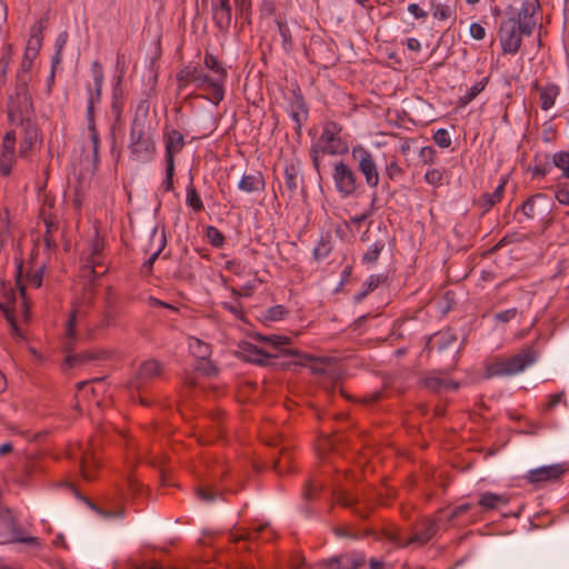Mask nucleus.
I'll use <instances>...</instances> for the list:
<instances>
[{"mask_svg": "<svg viewBox=\"0 0 569 569\" xmlns=\"http://www.w3.org/2000/svg\"><path fill=\"white\" fill-rule=\"evenodd\" d=\"M540 11L539 0H523L517 11L509 8L507 17L500 21L498 28V38L503 54L513 56L520 50L522 38L533 33Z\"/></svg>", "mask_w": 569, "mask_h": 569, "instance_id": "obj_1", "label": "nucleus"}, {"mask_svg": "<svg viewBox=\"0 0 569 569\" xmlns=\"http://www.w3.org/2000/svg\"><path fill=\"white\" fill-rule=\"evenodd\" d=\"M538 360V351L528 346L509 358H497L486 366L485 378L511 377L523 372Z\"/></svg>", "mask_w": 569, "mask_h": 569, "instance_id": "obj_2", "label": "nucleus"}, {"mask_svg": "<svg viewBox=\"0 0 569 569\" xmlns=\"http://www.w3.org/2000/svg\"><path fill=\"white\" fill-rule=\"evenodd\" d=\"M18 542L41 547L40 539L27 535L9 508H0V545Z\"/></svg>", "mask_w": 569, "mask_h": 569, "instance_id": "obj_3", "label": "nucleus"}, {"mask_svg": "<svg viewBox=\"0 0 569 569\" xmlns=\"http://www.w3.org/2000/svg\"><path fill=\"white\" fill-rule=\"evenodd\" d=\"M33 102L29 92L27 79L19 76L16 84V94L9 97L8 117L11 124L22 121L24 117L33 116Z\"/></svg>", "mask_w": 569, "mask_h": 569, "instance_id": "obj_4", "label": "nucleus"}, {"mask_svg": "<svg viewBox=\"0 0 569 569\" xmlns=\"http://www.w3.org/2000/svg\"><path fill=\"white\" fill-rule=\"evenodd\" d=\"M122 316L120 300L114 289L108 286L103 296V310L100 320L97 323V329L107 330L118 325V319Z\"/></svg>", "mask_w": 569, "mask_h": 569, "instance_id": "obj_5", "label": "nucleus"}, {"mask_svg": "<svg viewBox=\"0 0 569 569\" xmlns=\"http://www.w3.org/2000/svg\"><path fill=\"white\" fill-rule=\"evenodd\" d=\"M162 372V365L156 359H149L139 366L137 372L128 381L127 387L130 390L140 391L150 381L160 377Z\"/></svg>", "mask_w": 569, "mask_h": 569, "instance_id": "obj_6", "label": "nucleus"}, {"mask_svg": "<svg viewBox=\"0 0 569 569\" xmlns=\"http://www.w3.org/2000/svg\"><path fill=\"white\" fill-rule=\"evenodd\" d=\"M567 471L568 467L565 463H555L529 470L525 479L528 483L540 487L548 482L559 481Z\"/></svg>", "mask_w": 569, "mask_h": 569, "instance_id": "obj_7", "label": "nucleus"}, {"mask_svg": "<svg viewBox=\"0 0 569 569\" xmlns=\"http://www.w3.org/2000/svg\"><path fill=\"white\" fill-rule=\"evenodd\" d=\"M352 158L358 162V169L365 176L366 183L376 188L379 183V173L372 156L361 146L352 149Z\"/></svg>", "mask_w": 569, "mask_h": 569, "instance_id": "obj_8", "label": "nucleus"}, {"mask_svg": "<svg viewBox=\"0 0 569 569\" xmlns=\"http://www.w3.org/2000/svg\"><path fill=\"white\" fill-rule=\"evenodd\" d=\"M332 178L336 189L343 197H349L356 192L357 177L343 161L335 163Z\"/></svg>", "mask_w": 569, "mask_h": 569, "instance_id": "obj_9", "label": "nucleus"}, {"mask_svg": "<svg viewBox=\"0 0 569 569\" xmlns=\"http://www.w3.org/2000/svg\"><path fill=\"white\" fill-rule=\"evenodd\" d=\"M552 200L545 193H536L527 198L520 206V211L533 219L537 214H549L552 209Z\"/></svg>", "mask_w": 569, "mask_h": 569, "instance_id": "obj_10", "label": "nucleus"}, {"mask_svg": "<svg viewBox=\"0 0 569 569\" xmlns=\"http://www.w3.org/2000/svg\"><path fill=\"white\" fill-rule=\"evenodd\" d=\"M366 562L362 553L351 551L339 556L323 559L320 565L326 569H358Z\"/></svg>", "mask_w": 569, "mask_h": 569, "instance_id": "obj_11", "label": "nucleus"}, {"mask_svg": "<svg viewBox=\"0 0 569 569\" xmlns=\"http://www.w3.org/2000/svg\"><path fill=\"white\" fill-rule=\"evenodd\" d=\"M196 87L200 90L208 92V99L213 104H219L224 98V86L216 80L213 77L206 74L202 69L197 73Z\"/></svg>", "mask_w": 569, "mask_h": 569, "instance_id": "obj_12", "label": "nucleus"}, {"mask_svg": "<svg viewBox=\"0 0 569 569\" xmlns=\"http://www.w3.org/2000/svg\"><path fill=\"white\" fill-rule=\"evenodd\" d=\"M289 113L293 122L297 139H300V130L302 122L308 118V106L302 96L300 88L292 90V100L289 104Z\"/></svg>", "mask_w": 569, "mask_h": 569, "instance_id": "obj_13", "label": "nucleus"}, {"mask_svg": "<svg viewBox=\"0 0 569 569\" xmlns=\"http://www.w3.org/2000/svg\"><path fill=\"white\" fill-rule=\"evenodd\" d=\"M438 530V525L433 520L425 521L419 529L405 542H400L396 536H389V539L398 546L406 547L412 543L423 546L429 542Z\"/></svg>", "mask_w": 569, "mask_h": 569, "instance_id": "obj_14", "label": "nucleus"}, {"mask_svg": "<svg viewBox=\"0 0 569 569\" xmlns=\"http://www.w3.org/2000/svg\"><path fill=\"white\" fill-rule=\"evenodd\" d=\"M240 355L246 361L260 366L278 367V363L271 361V359L278 358L277 355H270L250 342H244L240 346Z\"/></svg>", "mask_w": 569, "mask_h": 569, "instance_id": "obj_15", "label": "nucleus"}, {"mask_svg": "<svg viewBox=\"0 0 569 569\" xmlns=\"http://www.w3.org/2000/svg\"><path fill=\"white\" fill-rule=\"evenodd\" d=\"M211 9L214 26L219 31L227 32L232 22V8L230 0L213 1Z\"/></svg>", "mask_w": 569, "mask_h": 569, "instance_id": "obj_16", "label": "nucleus"}, {"mask_svg": "<svg viewBox=\"0 0 569 569\" xmlns=\"http://www.w3.org/2000/svg\"><path fill=\"white\" fill-rule=\"evenodd\" d=\"M348 152L347 144H312L310 157L317 172H320L321 163L327 156L342 154Z\"/></svg>", "mask_w": 569, "mask_h": 569, "instance_id": "obj_17", "label": "nucleus"}, {"mask_svg": "<svg viewBox=\"0 0 569 569\" xmlns=\"http://www.w3.org/2000/svg\"><path fill=\"white\" fill-rule=\"evenodd\" d=\"M531 89L539 92V104L540 108L545 111L553 107L555 101L560 93V88L557 84L549 83L542 87L539 84L538 80L533 81Z\"/></svg>", "mask_w": 569, "mask_h": 569, "instance_id": "obj_18", "label": "nucleus"}, {"mask_svg": "<svg viewBox=\"0 0 569 569\" xmlns=\"http://www.w3.org/2000/svg\"><path fill=\"white\" fill-rule=\"evenodd\" d=\"M80 164L87 172L94 173L99 167V144H82Z\"/></svg>", "mask_w": 569, "mask_h": 569, "instance_id": "obj_19", "label": "nucleus"}, {"mask_svg": "<svg viewBox=\"0 0 569 569\" xmlns=\"http://www.w3.org/2000/svg\"><path fill=\"white\" fill-rule=\"evenodd\" d=\"M184 144H166V179L163 187L166 191L173 189L174 154L180 152Z\"/></svg>", "mask_w": 569, "mask_h": 569, "instance_id": "obj_20", "label": "nucleus"}, {"mask_svg": "<svg viewBox=\"0 0 569 569\" xmlns=\"http://www.w3.org/2000/svg\"><path fill=\"white\" fill-rule=\"evenodd\" d=\"M111 357V352L108 350H88L77 355H71L66 358V362L69 367L77 365H83L94 360H106Z\"/></svg>", "mask_w": 569, "mask_h": 569, "instance_id": "obj_21", "label": "nucleus"}, {"mask_svg": "<svg viewBox=\"0 0 569 569\" xmlns=\"http://www.w3.org/2000/svg\"><path fill=\"white\" fill-rule=\"evenodd\" d=\"M456 341L457 336L450 329L440 331L429 337L426 345V350L430 352L436 348L438 351H441L443 349H447L448 347L453 346Z\"/></svg>", "mask_w": 569, "mask_h": 569, "instance_id": "obj_22", "label": "nucleus"}, {"mask_svg": "<svg viewBox=\"0 0 569 569\" xmlns=\"http://www.w3.org/2000/svg\"><path fill=\"white\" fill-rule=\"evenodd\" d=\"M91 72L93 77V88H89L88 101L99 103L101 101L102 86H103V69L99 61H93L91 64Z\"/></svg>", "mask_w": 569, "mask_h": 569, "instance_id": "obj_23", "label": "nucleus"}, {"mask_svg": "<svg viewBox=\"0 0 569 569\" xmlns=\"http://www.w3.org/2000/svg\"><path fill=\"white\" fill-rule=\"evenodd\" d=\"M166 142H184L186 138H190V142L194 140H199L206 137L204 133H200L194 128L189 129H180V128H166Z\"/></svg>", "mask_w": 569, "mask_h": 569, "instance_id": "obj_24", "label": "nucleus"}, {"mask_svg": "<svg viewBox=\"0 0 569 569\" xmlns=\"http://www.w3.org/2000/svg\"><path fill=\"white\" fill-rule=\"evenodd\" d=\"M347 139L343 127L335 121L323 124L320 142H343Z\"/></svg>", "mask_w": 569, "mask_h": 569, "instance_id": "obj_25", "label": "nucleus"}, {"mask_svg": "<svg viewBox=\"0 0 569 569\" xmlns=\"http://www.w3.org/2000/svg\"><path fill=\"white\" fill-rule=\"evenodd\" d=\"M551 170L550 156L546 152H537L532 159V162L528 167V171L533 178L546 177Z\"/></svg>", "mask_w": 569, "mask_h": 569, "instance_id": "obj_26", "label": "nucleus"}, {"mask_svg": "<svg viewBox=\"0 0 569 569\" xmlns=\"http://www.w3.org/2000/svg\"><path fill=\"white\" fill-rule=\"evenodd\" d=\"M16 163V144H1L0 147V173L10 176Z\"/></svg>", "mask_w": 569, "mask_h": 569, "instance_id": "obj_27", "label": "nucleus"}, {"mask_svg": "<svg viewBox=\"0 0 569 569\" xmlns=\"http://www.w3.org/2000/svg\"><path fill=\"white\" fill-rule=\"evenodd\" d=\"M509 503V498L506 495H499L495 492H483L480 495L478 505L483 508V510H496L500 506H506Z\"/></svg>", "mask_w": 569, "mask_h": 569, "instance_id": "obj_28", "label": "nucleus"}, {"mask_svg": "<svg viewBox=\"0 0 569 569\" xmlns=\"http://www.w3.org/2000/svg\"><path fill=\"white\" fill-rule=\"evenodd\" d=\"M239 189L244 192H259L264 189V179L260 172L254 174H244L240 182Z\"/></svg>", "mask_w": 569, "mask_h": 569, "instance_id": "obj_29", "label": "nucleus"}, {"mask_svg": "<svg viewBox=\"0 0 569 569\" xmlns=\"http://www.w3.org/2000/svg\"><path fill=\"white\" fill-rule=\"evenodd\" d=\"M506 182V179H501L493 192H486L480 197L479 204L485 211L490 210L496 203L501 201Z\"/></svg>", "mask_w": 569, "mask_h": 569, "instance_id": "obj_30", "label": "nucleus"}, {"mask_svg": "<svg viewBox=\"0 0 569 569\" xmlns=\"http://www.w3.org/2000/svg\"><path fill=\"white\" fill-rule=\"evenodd\" d=\"M23 132V142H38L41 141L38 127L33 120V116L24 117L22 121H16Z\"/></svg>", "mask_w": 569, "mask_h": 569, "instance_id": "obj_31", "label": "nucleus"}, {"mask_svg": "<svg viewBox=\"0 0 569 569\" xmlns=\"http://www.w3.org/2000/svg\"><path fill=\"white\" fill-rule=\"evenodd\" d=\"M203 62L204 66L214 73L213 78L224 86L228 73L218 58L210 52H206Z\"/></svg>", "mask_w": 569, "mask_h": 569, "instance_id": "obj_32", "label": "nucleus"}, {"mask_svg": "<svg viewBox=\"0 0 569 569\" xmlns=\"http://www.w3.org/2000/svg\"><path fill=\"white\" fill-rule=\"evenodd\" d=\"M199 66H186L177 73V82L179 91H182L190 83H194L197 80V73L199 72Z\"/></svg>", "mask_w": 569, "mask_h": 569, "instance_id": "obj_33", "label": "nucleus"}, {"mask_svg": "<svg viewBox=\"0 0 569 569\" xmlns=\"http://www.w3.org/2000/svg\"><path fill=\"white\" fill-rule=\"evenodd\" d=\"M298 174L299 170L296 164L289 163L284 167V186L290 199L296 196L298 190Z\"/></svg>", "mask_w": 569, "mask_h": 569, "instance_id": "obj_34", "label": "nucleus"}, {"mask_svg": "<svg viewBox=\"0 0 569 569\" xmlns=\"http://www.w3.org/2000/svg\"><path fill=\"white\" fill-rule=\"evenodd\" d=\"M388 277L383 273L372 274L369 279L363 283V290L359 291L355 299L357 301L363 300L370 292L377 289L380 284L387 281Z\"/></svg>", "mask_w": 569, "mask_h": 569, "instance_id": "obj_35", "label": "nucleus"}, {"mask_svg": "<svg viewBox=\"0 0 569 569\" xmlns=\"http://www.w3.org/2000/svg\"><path fill=\"white\" fill-rule=\"evenodd\" d=\"M276 24L278 27L280 37L282 39V49L284 52L290 53L293 49L292 33L286 20L280 16L276 18Z\"/></svg>", "mask_w": 569, "mask_h": 569, "instance_id": "obj_36", "label": "nucleus"}, {"mask_svg": "<svg viewBox=\"0 0 569 569\" xmlns=\"http://www.w3.org/2000/svg\"><path fill=\"white\" fill-rule=\"evenodd\" d=\"M489 82V77L482 78L480 81L475 83L466 94L461 96L458 100V104L460 107H466L469 104L478 94H480Z\"/></svg>", "mask_w": 569, "mask_h": 569, "instance_id": "obj_37", "label": "nucleus"}, {"mask_svg": "<svg viewBox=\"0 0 569 569\" xmlns=\"http://www.w3.org/2000/svg\"><path fill=\"white\" fill-rule=\"evenodd\" d=\"M189 349L198 360L210 358L211 346L198 338H190Z\"/></svg>", "mask_w": 569, "mask_h": 569, "instance_id": "obj_38", "label": "nucleus"}, {"mask_svg": "<svg viewBox=\"0 0 569 569\" xmlns=\"http://www.w3.org/2000/svg\"><path fill=\"white\" fill-rule=\"evenodd\" d=\"M48 18L40 19L37 23H34L31 28V37L28 41L29 46H33V56H37L38 49L41 46L42 37L41 34L42 30L47 28Z\"/></svg>", "mask_w": 569, "mask_h": 569, "instance_id": "obj_39", "label": "nucleus"}, {"mask_svg": "<svg viewBox=\"0 0 569 569\" xmlns=\"http://www.w3.org/2000/svg\"><path fill=\"white\" fill-rule=\"evenodd\" d=\"M44 224H46V232H44V238H43L44 246L49 251H53L58 247L53 234L59 230V224L49 218L44 219Z\"/></svg>", "mask_w": 569, "mask_h": 569, "instance_id": "obj_40", "label": "nucleus"}, {"mask_svg": "<svg viewBox=\"0 0 569 569\" xmlns=\"http://www.w3.org/2000/svg\"><path fill=\"white\" fill-rule=\"evenodd\" d=\"M291 453L287 448H282L280 456L273 461V469L277 473L283 475L291 470Z\"/></svg>", "mask_w": 569, "mask_h": 569, "instance_id": "obj_41", "label": "nucleus"}, {"mask_svg": "<svg viewBox=\"0 0 569 569\" xmlns=\"http://www.w3.org/2000/svg\"><path fill=\"white\" fill-rule=\"evenodd\" d=\"M88 266L90 267L91 279L90 281H94L98 278L102 277L107 272V268L103 262V254L101 256H90L88 259Z\"/></svg>", "mask_w": 569, "mask_h": 569, "instance_id": "obj_42", "label": "nucleus"}, {"mask_svg": "<svg viewBox=\"0 0 569 569\" xmlns=\"http://www.w3.org/2000/svg\"><path fill=\"white\" fill-rule=\"evenodd\" d=\"M97 462L92 455L82 453L80 458V470L83 479L90 481L93 479L92 470L96 468Z\"/></svg>", "mask_w": 569, "mask_h": 569, "instance_id": "obj_43", "label": "nucleus"}, {"mask_svg": "<svg viewBox=\"0 0 569 569\" xmlns=\"http://www.w3.org/2000/svg\"><path fill=\"white\" fill-rule=\"evenodd\" d=\"M86 116L88 121L89 138L91 142H99V134L97 132L94 122V103H92V100L87 102Z\"/></svg>", "mask_w": 569, "mask_h": 569, "instance_id": "obj_44", "label": "nucleus"}, {"mask_svg": "<svg viewBox=\"0 0 569 569\" xmlns=\"http://www.w3.org/2000/svg\"><path fill=\"white\" fill-rule=\"evenodd\" d=\"M552 163L561 170L562 177L569 179V152L559 151L552 156Z\"/></svg>", "mask_w": 569, "mask_h": 569, "instance_id": "obj_45", "label": "nucleus"}, {"mask_svg": "<svg viewBox=\"0 0 569 569\" xmlns=\"http://www.w3.org/2000/svg\"><path fill=\"white\" fill-rule=\"evenodd\" d=\"M186 202L194 212H200L204 209L203 202L192 184L187 189Z\"/></svg>", "mask_w": 569, "mask_h": 569, "instance_id": "obj_46", "label": "nucleus"}, {"mask_svg": "<svg viewBox=\"0 0 569 569\" xmlns=\"http://www.w3.org/2000/svg\"><path fill=\"white\" fill-rule=\"evenodd\" d=\"M150 139L148 132L144 129V124L134 119L131 126V141L132 142H148Z\"/></svg>", "mask_w": 569, "mask_h": 569, "instance_id": "obj_47", "label": "nucleus"}, {"mask_svg": "<svg viewBox=\"0 0 569 569\" xmlns=\"http://www.w3.org/2000/svg\"><path fill=\"white\" fill-rule=\"evenodd\" d=\"M166 243H167L166 236L162 232L160 238H159V247H158V249L142 264V270L147 274H150L152 272L153 263L158 259V257L161 253V251L163 250V248L166 247Z\"/></svg>", "mask_w": 569, "mask_h": 569, "instance_id": "obj_48", "label": "nucleus"}, {"mask_svg": "<svg viewBox=\"0 0 569 569\" xmlns=\"http://www.w3.org/2000/svg\"><path fill=\"white\" fill-rule=\"evenodd\" d=\"M267 527V525H263L253 530H242L240 533H231V538L234 542L256 541L259 538V533L263 531Z\"/></svg>", "mask_w": 569, "mask_h": 569, "instance_id": "obj_49", "label": "nucleus"}, {"mask_svg": "<svg viewBox=\"0 0 569 569\" xmlns=\"http://www.w3.org/2000/svg\"><path fill=\"white\" fill-rule=\"evenodd\" d=\"M206 236L208 238L209 243L214 248H221L226 240L223 233L217 227L213 226L207 227Z\"/></svg>", "mask_w": 569, "mask_h": 569, "instance_id": "obj_50", "label": "nucleus"}, {"mask_svg": "<svg viewBox=\"0 0 569 569\" xmlns=\"http://www.w3.org/2000/svg\"><path fill=\"white\" fill-rule=\"evenodd\" d=\"M561 402L565 406H568L567 401L565 400V391H559L557 393L549 395L547 397L546 403H543L541 407V411L542 412L551 411Z\"/></svg>", "mask_w": 569, "mask_h": 569, "instance_id": "obj_51", "label": "nucleus"}, {"mask_svg": "<svg viewBox=\"0 0 569 569\" xmlns=\"http://www.w3.org/2000/svg\"><path fill=\"white\" fill-rule=\"evenodd\" d=\"M385 243L381 241H376L373 246L362 256V262L367 264H372L377 262L380 252L383 250Z\"/></svg>", "mask_w": 569, "mask_h": 569, "instance_id": "obj_52", "label": "nucleus"}, {"mask_svg": "<svg viewBox=\"0 0 569 569\" xmlns=\"http://www.w3.org/2000/svg\"><path fill=\"white\" fill-rule=\"evenodd\" d=\"M420 383L428 390L432 392H440L445 386V379H441L436 376L425 377L420 380Z\"/></svg>", "mask_w": 569, "mask_h": 569, "instance_id": "obj_53", "label": "nucleus"}, {"mask_svg": "<svg viewBox=\"0 0 569 569\" xmlns=\"http://www.w3.org/2000/svg\"><path fill=\"white\" fill-rule=\"evenodd\" d=\"M23 469H24V475L28 477V478H31L33 475H36L37 472H40L43 470V467L41 466L40 461L37 459V458H33V457H28L26 459V462H24V466H23Z\"/></svg>", "mask_w": 569, "mask_h": 569, "instance_id": "obj_54", "label": "nucleus"}, {"mask_svg": "<svg viewBox=\"0 0 569 569\" xmlns=\"http://www.w3.org/2000/svg\"><path fill=\"white\" fill-rule=\"evenodd\" d=\"M197 370L208 377L218 375L217 366L209 358L198 360Z\"/></svg>", "mask_w": 569, "mask_h": 569, "instance_id": "obj_55", "label": "nucleus"}, {"mask_svg": "<svg viewBox=\"0 0 569 569\" xmlns=\"http://www.w3.org/2000/svg\"><path fill=\"white\" fill-rule=\"evenodd\" d=\"M455 14V10L448 4L433 6L432 16L437 20H447Z\"/></svg>", "mask_w": 569, "mask_h": 569, "instance_id": "obj_56", "label": "nucleus"}, {"mask_svg": "<svg viewBox=\"0 0 569 569\" xmlns=\"http://www.w3.org/2000/svg\"><path fill=\"white\" fill-rule=\"evenodd\" d=\"M104 249V239L100 237L99 231H94V236L90 243V256H101Z\"/></svg>", "mask_w": 569, "mask_h": 569, "instance_id": "obj_57", "label": "nucleus"}, {"mask_svg": "<svg viewBox=\"0 0 569 569\" xmlns=\"http://www.w3.org/2000/svg\"><path fill=\"white\" fill-rule=\"evenodd\" d=\"M331 251V246L329 241H325L322 238L320 239L317 247L313 249V257L316 260L325 259L329 256Z\"/></svg>", "mask_w": 569, "mask_h": 569, "instance_id": "obj_58", "label": "nucleus"}, {"mask_svg": "<svg viewBox=\"0 0 569 569\" xmlns=\"http://www.w3.org/2000/svg\"><path fill=\"white\" fill-rule=\"evenodd\" d=\"M436 159V150L431 146H425L420 149L419 160L423 166L432 164Z\"/></svg>", "mask_w": 569, "mask_h": 569, "instance_id": "obj_59", "label": "nucleus"}, {"mask_svg": "<svg viewBox=\"0 0 569 569\" xmlns=\"http://www.w3.org/2000/svg\"><path fill=\"white\" fill-rule=\"evenodd\" d=\"M287 313H288V311L286 310V308L281 305H278V306L270 307L267 310L266 318L271 321H278V320L283 319Z\"/></svg>", "mask_w": 569, "mask_h": 569, "instance_id": "obj_60", "label": "nucleus"}, {"mask_svg": "<svg viewBox=\"0 0 569 569\" xmlns=\"http://www.w3.org/2000/svg\"><path fill=\"white\" fill-rule=\"evenodd\" d=\"M196 496L203 502H212L216 500V492L211 488L199 486L194 489Z\"/></svg>", "mask_w": 569, "mask_h": 569, "instance_id": "obj_61", "label": "nucleus"}, {"mask_svg": "<svg viewBox=\"0 0 569 569\" xmlns=\"http://www.w3.org/2000/svg\"><path fill=\"white\" fill-rule=\"evenodd\" d=\"M257 338L260 341H264V342H268V343L272 345L273 347L286 346V345L289 343V340H290L288 337L276 336V335H272V336H269V337H264L262 335H258Z\"/></svg>", "mask_w": 569, "mask_h": 569, "instance_id": "obj_62", "label": "nucleus"}, {"mask_svg": "<svg viewBox=\"0 0 569 569\" xmlns=\"http://www.w3.org/2000/svg\"><path fill=\"white\" fill-rule=\"evenodd\" d=\"M442 172L438 169H430L425 174L426 182L435 187L440 186L442 183Z\"/></svg>", "mask_w": 569, "mask_h": 569, "instance_id": "obj_63", "label": "nucleus"}, {"mask_svg": "<svg viewBox=\"0 0 569 569\" xmlns=\"http://www.w3.org/2000/svg\"><path fill=\"white\" fill-rule=\"evenodd\" d=\"M555 198L560 204L569 206V189L557 186L555 190Z\"/></svg>", "mask_w": 569, "mask_h": 569, "instance_id": "obj_64", "label": "nucleus"}]
</instances>
